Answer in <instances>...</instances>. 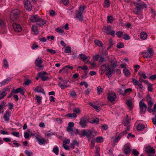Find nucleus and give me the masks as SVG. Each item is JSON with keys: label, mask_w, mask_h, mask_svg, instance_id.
<instances>
[{"label": "nucleus", "mask_w": 156, "mask_h": 156, "mask_svg": "<svg viewBox=\"0 0 156 156\" xmlns=\"http://www.w3.org/2000/svg\"><path fill=\"white\" fill-rule=\"evenodd\" d=\"M108 60L110 63V65H108L107 66L105 64H104L101 66L100 68L102 74L106 71V74L110 75L114 72V69L117 66V62L114 56L111 55L109 56Z\"/></svg>", "instance_id": "obj_1"}, {"label": "nucleus", "mask_w": 156, "mask_h": 156, "mask_svg": "<svg viewBox=\"0 0 156 156\" xmlns=\"http://www.w3.org/2000/svg\"><path fill=\"white\" fill-rule=\"evenodd\" d=\"M86 7L84 5H81L79 8V10L76 11V16L75 18L80 21H82L83 20V12Z\"/></svg>", "instance_id": "obj_2"}, {"label": "nucleus", "mask_w": 156, "mask_h": 156, "mask_svg": "<svg viewBox=\"0 0 156 156\" xmlns=\"http://www.w3.org/2000/svg\"><path fill=\"white\" fill-rule=\"evenodd\" d=\"M134 5L135 7L134 9V12L136 14H138L143 8H146V5L143 2H134Z\"/></svg>", "instance_id": "obj_3"}, {"label": "nucleus", "mask_w": 156, "mask_h": 156, "mask_svg": "<svg viewBox=\"0 0 156 156\" xmlns=\"http://www.w3.org/2000/svg\"><path fill=\"white\" fill-rule=\"evenodd\" d=\"M20 13V11L18 9H14L12 11L10 14L9 20L11 22L16 20L18 18Z\"/></svg>", "instance_id": "obj_4"}, {"label": "nucleus", "mask_w": 156, "mask_h": 156, "mask_svg": "<svg viewBox=\"0 0 156 156\" xmlns=\"http://www.w3.org/2000/svg\"><path fill=\"white\" fill-rule=\"evenodd\" d=\"M68 81V80H62L59 82L58 85L62 89L64 90L69 86V85L67 84Z\"/></svg>", "instance_id": "obj_5"}, {"label": "nucleus", "mask_w": 156, "mask_h": 156, "mask_svg": "<svg viewBox=\"0 0 156 156\" xmlns=\"http://www.w3.org/2000/svg\"><path fill=\"white\" fill-rule=\"evenodd\" d=\"M139 106L141 112L143 113H144L147 108V106L144 102L142 100L140 101Z\"/></svg>", "instance_id": "obj_6"}, {"label": "nucleus", "mask_w": 156, "mask_h": 156, "mask_svg": "<svg viewBox=\"0 0 156 156\" xmlns=\"http://www.w3.org/2000/svg\"><path fill=\"white\" fill-rule=\"evenodd\" d=\"M93 133H96V132H92L91 130H89L87 132L85 130H83L82 132V135L84 136H87L89 140L90 139L91 137L92 134Z\"/></svg>", "instance_id": "obj_7"}, {"label": "nucleus", "mask_w": 156, "mask_h": 156, "mask_svg": "<svg viewBox=\"0 0 156 156\" xmlns=\"http://www.w3.org/2000/svg\"><path fill=\"white\" fill-rule=\"evenodd\" d=\"M116 95L114 93H110L108 94V100L111 102H113L116 99Z\"/></svg>", "instance_id": "obj_8"}, {"label": "nucleus", "mask_w": 156, "mask_h": 156, "mask_svg": "<svg viewBox=\"0 0 156 156\" xmlns=\"http://www.w3.org/2000/svg\"><path fill=\"white\" fill-rule=\"evenodd\" d=\"M145 151L147 154H154L155 153V149L150 146H148L145 148Z\"/></svg>", "instance_id": "obj_9"}, {"label": "nucleus", "mask_w": 156, "mask_h": 156, "mask_svg": "<svg viewBox=\"0 0 156 156\" xmlns=\"http://www.w3.org/2000/svg\"><path fill=\"white\" fill-rule=\"evenodd\" d=\"M146 100L147 102L148 107H151L154 104L153 99L148 95L146 97Z\"/></svg>", "instance_id": "obj_10"}, {"label": "nucleus", "mask_w": 156, "mask_h": 156, "mask_svg": "<svg viewBox=\"0 0 156 156\" xmlns=\"http://www.w3.org/2000/svg\"><path fill=\"white\" fill-rule=\"evenodd\" d=\"M36 139L39 144L42 145L45 143L46 141L39 135H37L36 136Z\"/></svg>", "instance_id": "obj_11"}, {"label": "nucleus", "mask_w": 156, "mask_h": 156, "mask_svg": "<svg viewBox=\"0 0 156 156\" xmlns=\"http://www.w3.org/2000/svg\"><path fill=\"white\" fill-rule=\"evenodd\" d=\"M43 62L42 60L41 57H39L35 61V65L39 67H41L42 66L41 65V64Z\"/></svg>", "instance_id": "obj_12"}, {"label": "nucleus", "mask_w": 156, "mask_h": 156, "mask_svg": "<svg viewBox=\"0 0 156 156\" xmlns=\"http://www.w3.org/2000/svg\"><path fill=\"white\" fill-rule=\"evenodd\" d=\"M25 7L26 9L28 11H31L32 8V6L30 1L27 0L24 2Z\"/></svg>", "instance_id": "obj_13"}, {"label": "nucleus", "mask_w": 156, "mask_h": 156, "mask_svg": "<svg viewBox=\"0 0 156 156\" xmlns=\"http://www.w3.org/2000/svg\"><path fill=\"white\" fill-rule=\"evenodd\" d=\"M31 32L34 35H37L39 33V31L36 25H33L31 28Z\"/></svg>", "instance_id": "obj_14"}, {"label": "nucleus", "mask_w": 156, "mask_h": 156, "mask_svg": "<svg viewBox=\"0 0 156 156\" xmlns=\"http://www.w3.org/2000/svg\"><path fill=\"white\" fill-rule=\"evenodd\" d=\"M12 26L14 30L15 31H20L22 30V28L19 24L14 23L13 24Z\"/></svg>", "instance_id": "obj_15"}, {"label": "nucleus", "mask_w": 156, "mask_h": 156, "mask_svg": "<svg viewBox=\"0 0 156 156\" xmlns=\"http://www.w3.org/2000/svg\"><path fill=\"white\" fill-rule=\"evenodd\" d=\"M11 116L10 112L7 110L6 111L5 114L3 116V118L5 119V121H9V117Z\"/></svg>", "instance_id": "obj_16"}, {"label": "nucleus", "mask_w": 156, "mask_h": 156, "mask_svg": "<svg viewBox=\"0 0 156 156\" xmlns=\"http://www.w3.org/2000/svg\"><path fill=\"white\" fill-rule=\"evenodd\" d=\"M130 121L129 119H125L124 120L123 123V125L126 126V130H129L130 128V125L129 124V121Z\"/></svg>", "instance_id": "obj_17"}, {"label": "nucleus", "mask_w": 156, "mask_h": 156, "mask_svg": "<svg viewBox=\"0 0 156 156\" xmlns=\"http://www.w3.org/2000/svg\"><path fill=\"white\" fill-rule=\"evenodd\" d=\"M80 125L83 128H84L87 126V122L84 118H82L79 122Z\"/></svg>", "instance_id": "obj_18"}, {"label": "nucleus", "mask_w": 156, "mask_h": 156, "mask_svg": "<svg viewBox=\"0 0 156 156\" xmlns=\"http://www.w3.org/2000/svg\"><path fill=\"white\" fill-rule=\"evenodd\" d=\"M126 104L130 110L133 109V102L131 100H127L126 101Z\"/></svg>", "instance_id": "obj_19"}, {"label": "nucleus", "mask_w": 156, "mask_h": 156, "mask_svg": "<svg viewBox=\"0 0 156 156\" xmlns=\"http://www.w3.org/2000/svg\"><path fill=\"white\" fill-rule=\"evenodd\" d=\"M39 18L38 16L37 15H35L31 16L30 20L31 22H38Z\"/></svg>", "instance_id": "obj_20"}, {"label": "nucleus", "mask_w": 156, "mask_h": 156, "mask_svg": "<svg viewBox=\"0 0 156 156\" xmlns=\"http://www.w3.org/2000/svg\"><path fill=\"white\" fill-rule=\"evenodd\" d=\"M147 33L144 31H142L140 33V38L142 40H144L147 38Z\"/></svg>", "instance_id": "obj_21"}, {"label": "nucleus", "mask_w": 156, "mask_h": 156, "mask_svg": "<svg viewBox=\"0 0 156 156\" xmlns=\"http://www.w3.org/2000/svg\"><path fill=\"white\" fill-rule=\"evenodd\" d=\"M130 151V147L127 145H126L124 146V152L126 154H128Z\"/></svg>", "instance_id": "obj_22"}, {"label": "nucleus", "mask_w": 156, "mask_h": 156, "mask_svg": "<svg viewBox=\"0 0 156 156\" xmlns=\"http://www.w3.org/2000/svg\"><path fill=\"white\" fill-rule=\"evenodd\" d=\"M66 130L71 135H73L75 134V129H73V127H67Z\"/></svg>", "instance_id": "obj_23"}, {"label": "nucleus", "mask_w": 156, "mask_h": 156, "mask_svg": "<svg viewBox=\"0 0 156 156\" xmlns=\"http://www.w3.org/2000/svg\"><path fill=\"white\" fill-rule=\"evenodd\" d=\"M11 80V78H7L6 79L4 80L3 81L0 83L1 86L8 84Z\"/></svg>", "instance_id": "obj_24"}, {"label": "nucleus", "mask_w": 156, "mask_h": 156, "mask_svg": "<svg viewBox=\"0 0 156 156\" xmlns=\"http://www.w3.org/2000/svg\"><path fill=\"white\" fill-rule=\"evenodd\" d=\"M132 91V89L130 88H129L125 90L124 92L122 93L123 96H125L126 95L130 94Z\"/></svg>", "instance_id": "obj_25"}, {"label": "nucleus", "mask_w": 156, "mask_h": 156, "mask_svg": "<svg viewBox=\"0 0 156 156\" xmlns=\"http://www.w3.org/2000/svg\"><path fill=\"white\" fill-rule=\"evenodd\" d=\"M5 90L2 92H0V100L4 98L7 94L5 91L7 90V88L5 89Z\"/></svg>", "instance_id": "obj_26"}, {"label": "nucleus", "mask_w": 156, "mask_h": 156, "mask_svg": "<svg viewBox=\"0 0 156 156\" xmlns=\"http://www.w3.org/2000/svg\"><path fill=\"white\" fill-rule=\"evenodd\" d=\"M46 21L44 19L41 18H39V20L38 21L37 24L40 26L44 25L46 23Z\"/></svg>", "instance_id": "obj_27"}, {"label": "nucleus", "mask_w": 156, "mask_h": 156, "mask_svg": "<svg viewBox=\"0 0 156 156\" xmlns=\"http://www.w3.org/2000/svg\"><path fill=\"white\" fill-rule=\"evenodd\" d=\"M125 75L126 77H129L130 76L129 71L127 68H125L123 70Z\"/></svg>", "instance_id": "obj_28"}, {"label": "nucleus", "mask_w": 156, "mask_h": 156, "mask_svg": "<svg viewBox=\"0 0 156 156\" xmlns=\"http://www.w3.org/2000/svg\"><path fill=\"white\" fill-rule=\"evenodd\" d=\"M5 26V23L2 19H0V30L3 29Z\"/></svg>", "instance_id": "obj_29"}, {"label": "nucleus", "mask_w": 156, "mask_h": 156, "mask_svg": "<svg viewBox=\"0 0 156 156\" xmlns=\"http://www.w3.org/2000/svg\"><path fill=\"white\" fill-rule=\"evenodd\" d=\"M144 128V125L141 123L139 124L137 126V129L138 131H141Z\"/></svg>", "instance_id": "obj_30"}, {"label": "nucleus", "mask_w": 156, "mask_h": 156, "mask_svg": "<svg viewBox=\"0 0 156 156\" xmlns=\"http://www.w3.org/2000/svg\"><path fill=\"white\" fill-rule=\"evenodd\" d=\"M110 28L109 27H105L103 29V31L104 34L105 35H108V31L110 30Z\"/></svg>", "instance_id": "obj_31"}, {"label": "nucleus", "mask_w": 156, "mask_h": 156, "mask_svg": "<svg viewBox=\"0 0 156 156\" xmlns=\"http://www.w3.org/2000/svg\"><path fill=\"white\" fill-rule=\"evenodd\" d=\"M80 58L83 62L87 59L88 57L85 55L81 54L79 55Z\"/></svg>", "instance_id": "obj_32"}, {"label": "nucleus", "mask_w": 156, "mask_h": 156, "mask_svg": "<svg viewBox=\"0 0 156 156\" xmlns=\"http://www.w3.org/2000/svg\"><path fill=\"white\" fill-rule=\"evenodd\" d=\"M107 22L108 23H112L114 20V19L113 18V17L112 16H108L107 17Z\"/></svg>", "instance_id": "obj_33"}, {"label": "nucleus", "mask_w": 156, "mask_h": 156, "mask_svg": "<svg viewBox=\"0 0 156 156\" xmlns=\"http://www.w3.org/2000/svg\"><path fill=\"white\" fill-rule=\"evenodd\" d=\"M123 136L122 133H120L116 138H115L113 141L115 143H117L120 139V138Z\"/></svg>", "instance_id": "obj_34"}, {"label": "nucleus", "mask_w": 156, "mask_h": 156, "mask_svg": "<svg viewBox=\"0 0 156 156\" xmlns=\"http://www.w3.org/2000/svg\"><path fill=\"white\" fill-rule=\"evenodd\" d=\"M94 43L96 45L99 47H102L103 46V44L102 42L98 40H95Z\"/></svg>", "instance_id": "obj_35"}, {"label": "nucleus", "mask_w": 156, "mask_h": 156, "mask_svg": "<svg viewBox=\"0 0 156 156\" xmlns=\"http://www.w3.org/2000/svg\"><path fill=\"white\" fill-rule=\"evenodd\" d=\"M97 93L98 94H100L102 92L103 90L101 86H98L97 87Z\"/></svg>", "instance_id": "obj_36"}, {"label": "nucleus", "mask_w": 156, "mask_h": 156, "mask_svg": "<svg viewBox=\"0 0 156 156\" xmlns=\"http://www.w3.org/2000/svg\"><path fill=\"white\" fill-rule=\"evenodd\" d=\"M96 141L97 143H100L103 142V138L101 136H98L96 139Z\"/></svg>", "instance_id": "obj_37"}, {"label": "nucleus", "mask_w": 156, "mask_h": 156, "mask_svg": "<svg viewBox=\"0 0 156 156\" xmlns=\"http://www.w3.org/2000/svg\"><path fill=\"white\" fill-rule=\"evenodd\" d=\"M105 7L108 8L110 6V2L108 0H105L104 3Z\"/></svg>", "instance_id": "obj_38"}, {"label": "nucleus", "mask_w": 156, "mask_h": 156, "mask_svg": "<svg viewBox=\"0 0 156 156\" xmlns=\"http://www.w3.org/2000/svg\"><path fill=\"white\" fill-rule=\"evenodd\" d=\"M53 151L56 155L58 154L59 149L57 146L55 147L53 149Z\"/></svg>", "instance_id": "obj_39"}, {"label": "nucleus", "mask_w": 156, "mask_h": 156, "mask_svg": "<svg viewBox=\"0 0 156 156\" xmlns=\"http://www.w3.org/2000/svg\"><path fill=\"white\" fill-rule=\"evenodd\" d=\"M55 30L59 33H62V34H65L64 31L60 27H58L55 29Z\"/></svg>", "instance_id": "obj_40"}, {"label": "nucleus", "mask_w": 156, "mask_h": 156, "mask_svg": "<svg viewBox=\"0 0 156 156\" xmlns=\"http://www.w3.org/2000/svg\"><path fill=\"white\" fill-rule=\"evenodd\" d=\"M66 116L68 117L71 118H76L77 116V115L74 113L67 114Z\"/></svg>", "instance_id": "obj_41"}, {"label": "nucleus", "mask_w": 156, "mask_h": 156, "mask_svg": "<svg viewBox=\"0 0 156 156\" xmlns=\"http://www.w3.org/2000/svg\"><path fill=\"white\" fill-rule=\"evenodd\" d=\"M35 91L41 93L44 90L41 87L37 86L36 88L35 89Z\"/></svg>", "instance_id": "obj_42"}, {"label": "nucleus", "mask_w": 156, "mask_h": 156, "mask_svg": "<svg viewBox=\"0 0 156 156\" xmlns=\"http://www.w3.org/2000/svg\"><path fill=\"white\" fill-rule=\"evenodd\" d=\"M22 88L20 87L17 88L16 89H14L11 92V93L13 92H14L15 93H18L20 92L22 90Z\"/></svg>", "instance_id": "obj_43"}, {"label": "nucleus", "mask_w": 156, "mask_h": 156, "mask_svg": "<svg viewBox=\"0 0 156 156\" xmlns=\"http://www.w3.org/2000/svg\"><path fill=\"white\" fill-rule=\"evenodd\" d=\"M73 112L78 114H80V110L79 108H74L73 109Z\"/></svg>", "instance_id": "obj_44"}, {"label": "nucleus", "mask_w": 156, "mask_h": 156, "mask_svg": "<svg viewBox=\"0 0 156 156\" xmlns=\"http://www.w3.org/2000/svg\"><path fill=\"white\" fill-rule=\"evenodd\" d=\"M65 51L66 53H71V48L69 46L66 47L65 48Z\"/></svg>", "instance_id": "obj_45"}, {"label": "nucleus", "mask_w": 156, "mask_h": 156, "mask_svg": "<svg viewBox=\"0 0 156 156\" xmlns=\"http://www.w3.org/2000/svg\"><path fill=\"white\" fill-rule=\"evenodd\" d=\"M25 153L27 154V156H33L32 152H30L28 150H26Z\"/></svg>", "instance_id": "obj_46"}, {"label": "nucleus", "mask_w": 156, "mask_h": 156, "mask_svg": "<svg viewBox=\"0 0 156 156\" xmlns=\"http://www.w3.org/2000/svg\"><path fill=\"white\" fill-rule=\"evenodd\" d=\"M39 76L41 78L42 80L43 81L47 80L49 79V77L45 76L44 75Z\"/></svg>", "instance_id": "obj_47"}, {"label": "nucleus", "mask_w": 156, "mask_h": 156, "mask_svg": "<svg viewBox=\"0 0 156 156\" xmlns=\"http://www.w3.org/2000/svg\"><path fill=\"white\" fill-rule=\"evenodd\" d=\"M70 94L71 96L74 98L76 97V96L75 92L73 90H72L70 91Z\"/></svg>", "instance_id": "obj_48"}, {"label": "nucleus", "mask_w": 156, "mask_h": 156, "mask_svg": "<svg viewBox=\"0 0 156 156\" xmlns=\"http://www.w3.org/2000/svg\"><path fill=\"white\" fill-rule=\"evenodd\" d=\"M116 34L118 37H121L122 36L123 33L122 32L119 31L116 33Z\"/></svg>", "instance_id": "obj_49"}, {"label": "nucleus", "mask_w": 156, "mask_h": 156, "mask_svg": "<svg viewBox=\"0 0 156 156\" xmlns=\"http://www.w3.org/2000/svg\"><path fill=\"white\" fill-rule=\"evenodd\" d=\"M12 135L17 137H20V133L19 132H13L11 133Z\"/></svg>", "instance_id": "obj_50"}, {"label": "nucleus", "mask_w": 156, "mask_h": 156, "mask_svg": "<svg viewBox=\"0 0 156 156\" xmlns=\"http://www.w3.org/2000/svg\"><path fill=\"white\" fill-rule=\"evenodd\" d=\"M36 99L37 100V102L38 104H40L41 102V97L39 96H37L36 97Z\"/></svg>", "instance_id": "obj_51"}, {"label": "nucleus", "mask_w": 156, "mask_h": 156, "mask_svg": "<svg viewBox=\"0 0 156 156\" xmlns=\"http://www.w3.org/2000/svg\"><path fill=\"white\" fill-rule=\"evenodd\" d=\"M143 57L144 58H147L149 57V55L147 52H144L143 53Z\"/></svg>", "instance_id": "obj_52"}, {"label": "nucleus", "mask_w": 156, "mask_h": 156, "mask_svg": "<svg viewBox=\"0 0 156 156\" xmlns=\"http://www.w3.org/2000/svg\"><path fill=\"white\" fill-rule=\"evenodd\" d=\"M3 65L6 68H7L8 67V63L6 59H4L3 60Z\"/></svg>", "instance_id": "obj_53"}, {"label": "nucleus", "mask_w": 156, "mask_h": 156, "mask_svg": "<svg viewBox=\"0 0 156 156\" xmlns=\"http://www.w3.org/2000/svg\"><path fill=\"white\" fill-rule=\"evenodd\" d=\"M139 75L140 76H141L142 78L145 79L147 78V76H146L145 74L143 72H142L141 73H140Z\"/></svg>", "instance_id": "obj_54"}, {"label": "nucleus", "mask_w": 156, "mask_h": 156, "mask_svg": "<svg viewBox=\"0 0 156 156\" xmlns=\"http://www.w3.org/2000/svg\"><path fill=\"white\" fill-rule=\"evenodd\" d=\"M147 89L150 92H151L152 91V85L151 83L147 85Z\"/></svg>", "instance_id": "obj_55"}, {"label": "nucleus", "mask_w": 156, "mask_h": 156, "mask_svg": "<svg viewBox=\"0 0 156 156\" xmlns=\"http://www.w3.org/2000/svg\"><path fill=\"white\" fill-rule=\"evenodd\" d=\"M133 154L135 156H137L139 154V152L135 149L133 150Z\"/></svg>", "instance_id": "obj_56"}, {"label": "nucleus", "mask_w": 156, "mask_h": 156, "mask_svg": "<svg viewBox=\"0 0 156 156\" xmlns=\"http://www.w3.org/2000/svg\"><path fill=\"white\" fill-rule=\"evenodd\" d=\"M124 47L123 44L122 43L119 42L117 44V47L119 48H122Z\"/></svg>", "instance_id": "obj_57"}, {"label": "nucleus", "mask_w": 156, "mask_h": 156, "mask_svg": "<svg viewBox=\"0 0 156 156\" xmlns=\"http://www.w3.org/2000/svg\"><path fill=\"white\" fill-rule=\"evenodd\" d=\"M93 107L96 109V111H99L101 109V107L100 106L97 105H94Z\"/></svg>", "instance_id": "obj_58"}, {"label": "nucleus", "mask_w": 156, "mask_h": 156, "mask_svg": "<svg viewBox=\"0 0 156 156\" xmlns=\"http://www.w3.org/2000/svg\"><path fill=\"white\" fill-rule=\"evenodd\" d=\"M74 125V123L72 122H71L68 123V126L67 127H73Z\"/></svg>", "instance_id": "obj_59"}, {"label": "nucleus", "mask_w": 156, "mask_h": 156, "mask_svg": "<svg viewBox=\"0 0 156 156\" xmlns=\"http://www.w3.org/2000/svg\"><path fill=\"white\" fill-rule=\"evenodd\" d=\"M132 80L133 84L135 85H137L139 83L138 81L133 78Z\"/></svg>", "instance_id": "obj_60"}, {"label": "nucleus", "mask_w": 156, "mask_h": 156, "mask_svg": "<svg viewBox=\"0 0 156 156\" xmlns=\"http://www.w3.org/2000/svg\"><path fill=\"white\" fill-rule=\"evenodd\" d=\"M62 1L63 4L64 5H68L69 4V0H62Z\"/></svg>", "instance_id": "obj_61"}, {"label": "nucleus", "mask_w": 156, "mask_h": 156, "mask_svg": "<svg viewBox=\"0 0 156 156\" xmlns=\"http://www.w3.org/2000/svg\"><path fill=\"white\" fill-rule=\"evenodd\" d=\"M80 85H84V86L87 88L88 86V84L85 82H82L80 83Z\"/></svg>", "instance_id": "obj_62"}, {"label": "nucleus", "mask_w": 156, "mask_h": 156, "mask_svg": "<svg viewBox=\"0 0 156 156\" xmlns=\"http://www.w3.org/2000/svg\"><path fill=\"white\" fill-rule=\"evenodd\" d=\"M47 51L48 52H50L51 54H54L56 53L55 50L51 49H48L47 50Z\"/></svg>", "instance_id": "obj_63"}, {"label": "nucleus", "mask_w": 156, "mask_h": 156, "mask_svg": "<svg viewBox=\"0 0 156 156\" xmlns=\"http://www.w3.org/2000/svg\"><path fill=\"white\" fill-rule=\"evenodd\" d=\"M38 47V46L35 43H34L32 45L31 47L33 49H35V48H37Z\"/></svg>", "instance_id": "obj_64"}]
</instances>
